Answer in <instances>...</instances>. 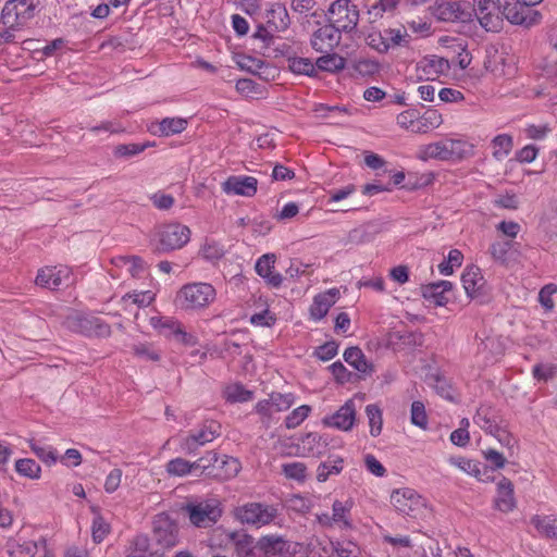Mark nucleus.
Listing matches in <instances>:
<instances>
[{"label": "nucleus", "instance_id": "1", "mask_svg": "<svg viewBox=\"0 0 557 557\" xmlns=\"http://www.w3.org/2000/svg\"><path fill=\"white\" fill-rule=\"evenodd\" d=\"M487 0L468 1L443 0L433 10L434 16L442 22L467 23L476 17L480 25L487 30Z\"/></svg>", "mask_w": 557, "mask_h": 557}, {"label": "nucleus", "instance_id": "2", "mask_svg": "<svg viewBox=\"0 0 557 557\" xmlns=\"http://www.w3.org/2000/svg\"><path fill=\"white\" fill-rule=\"evenodd\" d=\"M190 228L178 222L161 224L150 235V247L157 255L182 249L190 240Z\"/></svg>", "mask_w": 557, "mask_h": 557}, {"label": "nucleus", "instance_id": "3", "mask_svg": "<svg viewBox=\"0 0 557 557\" xmlns=\"http://www.w3.org/2000/svg\"><path fill=\"white\" fill-rule=\"evenodd\" d=\"M183 510L193 525L206 529L214 525L221 519L223 505L218 497L211 496L190 500L183 507Z\"/></svg>", "mask_w": 557, "mask_h": 557}, {"label": "nucleus", "instance_id": "4", "mask_svg": "<svg viewBox=\"0 0 557 557\" xmlns=\"http://www.w3.org/2000/svg\"><path fill=\"white\" fill-rule=\"evenodd\" d=\"M65 327L85 337H108L111 326L102 319L91 313L73 312L64 320Z\"/></svg>", "mask_w": 557, "mask_h": 557}, {"label": "nucleus", "instance_id": "5", "mask_svg": "<svg viewBox=\"0 0 557 557\" xmlns=\"http://www.w3.org/2000/svg\"><path fill=\"white\" fill-rule=\"evenodd\" d=\"M494 5L511 24L525 28L540 24L542 20L540 11L525 7L521 0H496Z\"/></svg>", "mask_w": 557, "mask_h": 557}, {"label": "nucleus", "instance_id": "6", "mask_svg": "<svg viewBox=\"0 0 557 557\" xmlns=\"http://www.w3.org/2000/svg\"><path fill=\"white\" fill-rule=\"evenodd\" d=\"M40 0H7L1 13V24H14L23 29L39 12Z\"/></svg>", "mask_w": 557, "mask_h": 557}, {"label": "nucleus", "instance_id": "7", "mask_svg": "<svg viewBox=\"0 0 557 557\" xmlns=\"http://www.w3.org/2000/svg\"><path fill=\"white\" fill-rule=\"evenodd\" d=\"M221 432L222 426L218 421L206 420L197 430H193L188 435L180 438V449L186 455H196L200 447L213 442L221 435Z\"/></svg>", "mask_w": 557, "mask_h": 557}, {"label": "nucleus", "instance_id": "8", "mask_svg": "<svg viewBox=\"0 0 557 557\" xmlns=\"http://www.w3.org/2000/svg\"><path fill=\"white\" fill-rule=\"evenodd\" d=\"M206 469L205 478L226 481L238 474L242 469L240 461L232 456L220 455L215 450H209L205 454Z\"/></svg>", "mask_w": 557, "mask_h": 557}, {"label": "nucleus", "instance_id": "9", "mask_svg": "<svg viewBox=\"0 0 557 557\" xmlns=\"http://www.w3.org/2000/svg\"><path fill=\"white\" fill-rule=\"evenodd\" d=\"M277 509L268 504L251 502L238 506L234 510V517L242 524L256 528L270 524L277 517Z\"/></svg>", "mask_w": 557, "mask_h": 557}, {"label": "nucleus", "instance_id": "10", "mask_svg": "<svg viewBox=\"0 0 557 557\" xmlns=\"http://www.w3.org/2000/svg\"><path fill=\"white\" fill-rule=\"evenodd\" d=\"M185 309L207 307L215 298V289L209 283H189L184 285L176 296Z\"/></svg>", "mask_w": 557, "mask_h": 557}, {"label": "nucleus", "instance_id": "11", "mask_svg": "<svg viewBox=\"0 0 557 557\" xmlns=\"http://www.w3.org/2000/svg\"><path fill=\"white\" fill-rule=\"evenodd\" d=\"M327 18L337 30L349 33L359 21V10L350 0H336L327 10Z\"/></svg>", "mask_w": 557, "mask_h": 557}, {"label": "nucleus", "instance_id": "12", "mask_svg": "<svg viewBox=\"0 0 557 557\" xmlns=\"http://www.w3.org/2000/svg\"><path fill=\"white\" fill-rule=\"evenodd\" d=\"M493 438L499 444V448L490 444V470L504 468L508 458L513 457L517 440L503 428H496L492 433Z\"/></svg>", "mask_w": 557, "mask_h": 557}, {"label": "nucleus", "instance_id": "13", "mask_svg": "<svg viewBox=\"0 0 557 557\" xmlns=\"http://www.w3.org/2000/svg\"><path fill=\"white\" fill-rule=\"evenodd\" d=\"M151 324L160 334L177 343L186 346H194L197 343V338L187 333L183 324L172 317H153L151 318Z\"/></svg>", "mask_w": 557, "mask_h": 557}, {"label": "nucleus", "instance_id": "14", "mask_svg": "<svg viewBox=\"0 0 557 557\" xmlns=\"http://www.w3.org/2000/svg\"><path fill=\"white\" fill-rule=\"evenodd\" d=\"M394 181L392 184L388 185H382V184H367L363 186L362 193L364 195H375L377 193L384 191V190H391V186L408 189V190H414L418 188H421L423 186H428L432 183L431 176H393Z\"/></svg>", "mask_w": 557, "mask_h": 557}, {"label": "nucleus", "instance_id": "15", "mask_svg": "<svg viewBox=\"0 0 557 557\" xmlns=\"http://www.w3.org/2000/svg\"><path fill=\"white\" fill-rule=\"evenodd\" d=\"M356 422V405L352 399L347 400L333 414L322 419L324 426L337 429L344 432L350 431Z\"/></svg>", "mask_w": 557, "mask_h": 557}, {"label": "nucleus", "instance_id": "16", "mask_svg": "<svg viewBox=\"0 0 557 557\" xmlns=\"http://www.w3.org/2000/svg\"><path fill=\"white\" fill-rule=\"evenodd\" d=\"M391 503L399 513L413 516L421 505L422 498L414 490L405 487L393 491Z\"/></svg>", "mask_w": 557, "mask_h": 557}, {"label": "nucleus", "instance_id": "17", "mask_svg": "<svg viewBox=\"0 0 557 557\" xmlns=\"http://www.w3.org/2000/svg\"><path fill=\"white\" fill-rule=\"evenodd\" d=\"M153 539L163 548H171L177 543V525L166 516H159L153 521Z\"/></svg>", "mask_w": 557, "mask_h": 557}, {"label": "nucleus", "instance_id": "18", "mask_svg": "<svg viewBox=\"0 0 557 557\" xmlns=\"http://www.w3.org/2000/svg\"><path fill=\"white\" fill-rule=\"evenodd\" d=\"M450 70L448 60L437 55H428L421 59L416 71L420 79H434L441 74H446Z\"/></svg>", "mask_w": 557, "mask_h": 557}, {"label": "nucleus", "instance_id": "19", "mask_svg": "<svg viewBox=\"0 0 557 557\" xmlns=\"http://www.w3.org/2000/svg\"><path fill=\"white\" fill-rule=\"evenodd\" d=\"M339 30L332 24L318 28L311 36V46L318 52L331 51L341 40Z\"/></svg>", "mask_w": 557, "mask_h": 557}, {"label": "nucleus", "instance_id": "20", "mask_svg": "<svg viewBox=\"0 0 557 557\" xmlns=\"http://www.w3.org/2000/svg\"><path fill=\"white\" fill-rule=\"evenodd\" d=\"M258 181L255 176H228L222 184V190L226 195L252 197L257 193Z\"/></svg>", "mask_w": 557, "mask_h": 557}, {"label": "nucleus", "instance_id": "21", "mask_svg": "<svg viewBox=\"0 0 557 557\" xmlns=\"http://www.w3.org/2000/svg\"><path fill=\"white\" fill-rule=\"evenodd\" d=\"M494 507L502 512H509L516 508L513 485L510 480L502 478L497 481Z\"/></svg>", "mask_w": 557, "mask_h": 557}, {"label": "nucleus", "instance_id": "22", "mask_svg": "<svg viewBox=\"0 0 557 557\" xmlns=\"http://www.w3.org/2000/svg\"><path fill=\"white\" fill-rule=\"evenodd\" d=\"M257 548L264 557H289V544L282 536H262L257 542Z\"/></svg>", "mask_w": 557, "mask_h": 557}, {"label": "nucleus", "instance_id": "23", "mask_svg": "<svg viewBox=\"0 0 557 557\" xmlns=\"http://www.w3.org/2000/svg\"><path fill=\"white\" fill-rule=\"evenodd\" d=\"M338 295L339 292L336 288H331L325 293L315 295L309 309L311 320H322L327 314L330 308L336 302Z\"/></svg>", "mask_w": 557, "mask_h": 557}, {"label": "nucleus", "instance_id": "24", "mask_svg": "<svg viewBox=\"0 0 557 557\" xmlns=\"http://www.w3.org/2000/svg\"><path fill=\"white\" fill-rule=\"evenodd\" d=\"M274 263L275 256L273 253H265L257 260L255 270L270 286L277 288L283 283V276L274 271Z\"/></svg>", "mask_w": 557, "mask_h": 557}, {"label": "nucleus", "instance_id": "25", "mask_svg": "<svg viewBox=\"0 0 557 557\" xmlns=\"http://www.w3.org/2000/svg\"><path fill=\"white\" fill-rule=\"evenodd\" d=\"M461 281L469 297L475 298L482 294L485 280L479 267L474 264L468 265L461 275Z\"/></svg>", "mask_w": 557, "mask_h": 557}, {"label": "nucleus", "instance_id": "26", "mask_svg": "<svg viewBox=\"0 0 557 557\" xmlns=\"http://www.w3.org/2000/svg\"><path fill=\"white\" fill-rule=\"evenodd\" d=\"M39 544L46 545V541L35 542L21 537H11L5 544V549L11 557H34Z\"/></svg>", "mask_w": 557, "mask_h": 557}, {"label": "nucleus", "instance_id": "27", "mask_svg": "<svg viewBox=\"0 0 557 557\" xmlns=\"http://www.w3.org/2000/svg\"><path fill=\"white\" fill-rule=\"evenodd\" d=\"M453 284L449 281L430 283L421 287L425 300L432 301L435 306H445L448 302L447 292L451 290Z\"/></svg>", "mask_w": 557, "mask_h": 557}, {"label": "nucleus", "instance_id": "28", "mask_svg": "<svg viewBox=\"0 0 557 557\" xmlns=\"http://www.w3.org/2000/svg\"><path fill=\"white\" fill-rule=\"evenodd\" d=\"M64 277H67L66 270L57 267H46L40 269L36 276V284L48 289H57L63 284Z\"/></svg>", "mask_w": 557, "mask_h": 557}, {"label": "nucleus", "instance_id": "29", "mask_svg": "<svg viewBox=\"0 0 557 557\" xmlns=\"http://www.w3.org/2000/svg\"><path fill=\"white\" fill-rule=\"evenodd\" d=\"M531 524L542 537L557 542L556 515H535L531 518Z\"/></svg>", "mask_w": 557, "mask_h": 557}, {"label": "nucleus", "instance_id": "30", "mask_svg": "<svg viewBox=\"0 0 557 557\" xmlns=\"http://www.w3.org/2000/svg\"><path fill=\"white\" fill-rule=\"evenodd\" d=\"M343 357H344V360L349 366L355 368L360 373H362V374L372 373L373 367L371 363L368 362L364 354L362 352V350L359 347H357V346L348 347L344 351Z\"/></svg>", "mask_w": 557, "mask_h": 557}, {"label": "nucleus", "instance_id": "31", "mask_svg": "<svg viewBox=\"0 0 557 557\" xmlns=\"http://www.w3.org/2000/svg\"><path fill=\"white\" fill-rule=\"evenodd\" d=\"M301 456H320L327 446V440L318 433H307L301 438Z\"/></svg>", "mask_w": 557, "mask_h": 557}, {"label": "nucleus", "instance_id": "32", "mask_svg": "<svg viewBox=\"0 0 557 557\" xmlns=\"http://www.w3.org/2000/svg\"><path fill=\"white\" fill-rule=\"evenodd\" d=\"M442 123V114L437 110L429 108L423 114L419 113L418 121L416 122V134H425L440 127Z\"/></svg>", "mask_w": 557, "mask_h": 557}, {"label": "nucleus", "instance_id": "33", "mask_svg": "<svg viewBox=\"0 0 557 557\" xmlns=\"http://www.w3.org/2000/svg\"><path fill=\"white\" fill-rule=\"evenodd\" d=\"M267 25L271 30L283 32L288 27V14L284 7L276 4L267 11Z\"/></svg>", "mask_w": 557, "mask_h": 557}, {"label": "nucleus", "instance_id": "34", "mask_svg": "<svg viewBox=\"0 0 557 557\" xmlns=\"http://www.w3.org/2000/svg\"><path fill=\"white\" fill-rule=\"evenodd\" d=\"M383 34L385 45H388V51L396 47H407L411 40V36L408 34L406 26L384 28Z\"/></svg>", "mask_w": 557, "mask_h": 557}, {"label": "nucleus", "instance_id": "35", "mask_svg": "<svg viewBox=\"0 0 557 557\" xmlns=\"http://www.w3.org/2000/svg\"><path fill=\"white\" fill-rule=\"evenodd\" d=\"M317 73L319 71L336 73L345 69L346 59L337 53L325 52L324 55L320 57L315 61Z\"/></svg>", "mask_w": 557, "mask_h": 557}, {"label": "nucleus", "instance_id": "36", "mask_svg": "<svg viewBox=\"0 0 557 557\" xmlns=\"http://www.w3.org/2000/svg\"><path fill=\"white\" fill-rule=\"evenodd\" d=\"M30 450L47 466H53L59 460L58 451L51 445H42L38 441L28 440Z\"/></svg>", "mask_w": 557, "mask_h": 557}, {"label": "nucleus", "instance_id": "37", "mask_svg": "<svg viewBox=\"0 0 557 557\" xmlns=\"http://www.w3.org/2000/svg\"><path fill=\"white\" fill-rule=\"evenodd\" d=\"M352 508V500L346 502L335 500L332 505V517L331 519L335 524L343 525L345 529L351 528V521L349 519L350 511Z\"/></svg>", "mask_w": 557, "mask_h": 557}, {"label": "nucleus", "instance_id": "38", "mask_svg": "<svg viewBox=\"0 0 557 557\" xmlns=\"http://www.w3.org/2000/svg\"><path fill=\"white\" fill-rule=\"evenodd\" d=\"M344 459L335 456L333 459L321 462L317 468V480L319 482H325L332 475H337L343 471Z\"/></svg>", "mask_w": 557, "mask_h": 557}, {"label": "nucleus", "instance_id": "39", "mask_svg": "<svg viewBox=\"0 0 557 557\" xmlns=\"http://www.w3.org/2000/svg\"><path fill=\"white\" fill-rule=\"evenodd\" d=\"M288 69L296 75H305L309 77L317 76V65L309 58L289 57L287 59Z\"/></svg>", "mask_w": 557, "mask_h": 557}, {"label": "nucleus", "instance_id": "40", "mask_svg": "<svg viewBox=\"0 0 557 557\" xmlns=\"http://www.w3.org/2000/svg\"><path fill=\"white\" fill-rule=\"evenodd\" d=\"M225 248L214 239L207 238L199 250V255L207 261L215 263L225 256Z\"/></svg>", "mask_w": 557, "mask_h": 557}, {"label": "nucleus", "instance_id": "41", "mask_svg": "<svg viewBox=\"0 0 557 557\" xmlns=\"http://www.w3.org/2000/svg\"><path fill=\"white\" fill-rule=\"evenodd\" d=\"M450 162L460 161L473 151V145L465 139L446 138Z\"/></svg>", "mask_w": 557, "mask_h": 557}, {"label": "nucleus", "instance_id": "42", "mask_svg": "<svg viewBox=\"0 0 557 557\" xmlns=\"http://www.w3.org/2000/svg\"><path fill=\"white\" fill-rule=\"evenodd\" d=\"M253 393L247 389L242 383H235L226 386L224 398L227 403H246L252 399Z\"/></svg>", "mask_w": 557, "mask_h": 557}, {"label": "nucleus", "instance_id": "43", "mask_svg": "<svg viewBox=\"0 0 557 557\" xmlns=\"http://www.w3.org/2000/svg\"><path fill=\"white\" fill-rule=\"evenodd\" d=\"M150 146L152 144L149 141L122 144L114 147L113 154L119 159L128 160Z\"/></svg>", "mask_w": 557, "mask_h": 557}, {"label": "nucleus", "instance_id": "44", "mask_svg": "<svg viewBox=\"0 0 557 557\" xmlns=\"http://www.w3.org/2000/svg\"><path fill=\"white\" fill-rule=\"evenodd\" d=\"M15 471L24 478L38 480L41 475L40 466L32 458H21L15 461Z\"/></svg>", "mask_w": 557, "mask_h": 557}, {"label": "nucleus", "instance_id": "45", "mask_svg": "<svg viewBox=\"0 0 557 557\" xmlns=\"http://www.w3.org/2000/svg\"><path fill=\"white\" fill-rule=\"evenodd\" d=\"M450 463L460 468L466 473L473 475L479 481H483L482 475L486 470V466H483L482 471L480 462L463 457L451 458Z\"/></svg>", "mask_w": 557, "mask_h": 557}, {"label": "nucleus", "instance_id": "46", "mask_svg": "<svg viewBox=\"0 0 557 557\" xmlns=\"http://www.w3.org/2000/svg\"><path fill=\"white\" fill-rule=\"evenodd\" d=\"M493 157L497 160H502L508 156L513 147L512 137L507 134L496 136L492 143Z\"/></svg>", "mask_w": 557, "mask_h": 557}, {"label": "nucleus", "instance_id": "47", "mask_svg": "<svg viewBox=\"0 0 557 557\" xmlns=\"http://www.w3.org/2000/svg\"><path fill=\"white\" fill-rule=\"evenodd\" d=\"M187 127V121L182 117H164L159 123V133L163 136L180 134Z\"/></svg>", "mask_w": 557, "mask_h": 557}, {"label": "nucleus", "instance_id": "48", "mask_svg": "<svg viewBox=\"0 0 557 557\" xmlns=\"http://www.w3.org/2000/svg\"><path fill=\"white\" fill-rule=\"evenodd\" d=\"M366 413L369 419V425H370V434L373 437H376L382 432L383 426V417H382V410L380 407L375 404H370L366 407Z\"/></svg>", "mask_w": 557, "mask_h": 557}, {"label": "nucleus", "instance_id": "49", "mask_svg": "<svg viewBox=\"0 0 557 557\" xmlns=\"http://www.w3.org/2000/svg\"><path fill=\"white\" fill-rule=\"evenodd\" d=\"M282 473L289 480L304 482L307 478V467L304 462L300 461L283 463Z\"/></svg>", "mask_w": 557, "mask_h": 557}, {"label": "nucleus", "instance_id": "50", "mask_svg": "<svg viewBox=\"0 0 557 557\" xmlns=\"http://www.w3.org/2000/svg\"><path fill=\"white\" fill-rule=\"evenodd\" d=\"M446 138L433 144H430L425 147L424 154L426 158L442 160V161H450L448 146Z\"/></svg>", "mask_w": 557, "mask_h": 557}, {"label": "nucleus", "instance_id": "51", "mask_svg": "<svg viewBox=\"0 0 557 557\" xmlns=\"http://www.w3.org/2000/svg\"><path fill=\"white\" fill-rule=\"evenodd\" d=\"M133 352L136 357L148 360V361H159L161 359L160 351L149 343H138L133 345Z\"/></svg>", "mask_w": 557, "mask_h": 557}, {"label": "nucleus", "instance_id": "52", "mask_svg": "<svg viewBox=\"0 0 557 557\" xmlns=\"http://www.w3.org/2000/svg\"><path fill=\"white\" fill-rule=\"evenodd\" d=\"M354 69L359 75L371 77L381 71V64L374 59H360L355 62Z\"/></svg>", "mask_w": 557, "mask_h": 557}, {"label": "nucleus", "instance_id": "53", "mask_svg": "<svg viewBox=\"0 0 557 557\" xmlns=\"http://www.w3.org/2000/svg\"><path fill=\"white\" fill-rule=\"evenodd\" d=\"M110 532V524L97 512L92 519L91 535L95 543H101Z\"/></svg>", "mask_w": 557, "mask_h": 557}, {"label": "nucleus", "instance_id": "54", "mask_svg": "<svg viewBox=\"0 0 557 557\" xmlns=\"http://www.w3.org/2000/svg\"><path fill=\"white\" fill-rule=\"evenodd\" d=\"M410 421L413 425L423 430L428 428V416L422 401L416 400L411 404Z\"/></svg>", "mask_w": 557, "mask_h": 557}, {"label": "nucleus", "instance_id": "55", "mask_svg": "<svg viewBox=\"0 0 557 557\" xmlns=\"http://www.w3.org/2000/svg\"><path fill=\"white\" fill-rule=\"evenodd\" d=\"M165 470L171 476H185L190 474L189 461L181 457L171 459L166 463Z\"/></svg>", "mask_w": 557, "mask_h": 557}, {"label": "nucleus", "instance_id": "56", "mask_svg": "<svg viewBox=\"0 0 557 557\" xmlns=\"http://www.w3.org/2000/svg\"><path fill=\"white\" fill-rule=\"evenodd\" d=\"M311 411V407L308 405H301L294 409L288 416L285 418V426L287 429H295L309 416Z\"/></svg>", "mask_w": 557, "mask_h": 557}, {"label": "nucleus", "instance_id": "57", "mask_svg": "<svg viewBox=\"0 0 557 557\" xmlns=\"http://www.w3.org/2000/svg\"><path fill=\"white\" fill-rule=\"evenodd\" d=\"M557 373V366L554 363H536L532 368V375L537 381L547 382Z\"/></svg>", "mask_w": 557, "mask_h": 557}, {"label": "nucleus", "instance_id": "58", "mask_svg": "<svg viewBox=\"0 0 557 557\" xmlns=\"http://www.w3.org/2000/svg\"><path fill=\"white\" fill-rule=\"evenodd\" d=\"M270 400L275 411L288 410L295 403V396L292 393H272L270 394Z\"/></svg>", "mask_w": 557, "mask_h": 557}, {"label": "nucleus", "instance_id": "59", "mask_svg": "<svg viewBox=\"0 0 557 557\" xmlns=\"http://www.w3.org/2000/svg\"><path fill=\"white\" fill-rule=\"evenodd\" d=\"M419 117V111L417 109H408L397 115V124L407 131L416 133V122Z\"/></svg>", "mask_w": 557, "mask_h": 557}, {"label": "nucleus", "instance_id": "60", "mask_svg": "<svg viewBox=\"0 0 557 557\" xmlns=\"http://www.w3.org/2000/svg\"><path fill=\"white\" fill-rule=\"evenodd\" d=\"M557 293V285L548 283L544 285L539 293V301L547 311H552L555 307L553 296Z\"/></svg>", "mask_w": 557, "mask_h": 557}, {"label": "nucleus", "instance_id": "61", "mask_svg": "<svg viewBox=\"0 0 557 557\" xmlns=\"http://www.w3.org/2000/svg\"><path fill=\"white\" fill-rule=\"evenodd\" d=\"M367 45L379 53H387L388 45H385L383 30H373L366 37Z\"/></svg>", "mask_w": 557, "mask_h": 557}, {"label": "nucleus", "instance_id": "62", "mask_svg": "<svg viewBox=\"0 0 557 557\" xmlns=\"http://www.w3.org/2000/svg\"><path fill=\"white\" fill-rule=\"evenodd\" d=\"M363 163L368 169L372 171H386L385 166L387 162L383 157L375 152L369 150L363 151Z\"/></svg>", "mask_w": 557, "mask_h": 557}, {"label": "nucleus", "instance_id": "63", "mask_svg": "<svg viewBox=\"0 0 557 557\" xmlns=\"http://www.w3.org/2000/svg\"><path fill=\"white\" fill-rule=\"evenodd\" d=\"M337 352L338 344L335 341H330L319 346L314 351V356L322 361H329L333 359Z\"/></svg>", "mask_w": 557, "mask_h": 557}, {"label": "nucleus", "instance_id": "64", "mask_svg": "<svg viewBox=\"0 0 557 557\" xmlns=\"http://www.w3.org/2000/svg\"><path fill=\"white\" fill-rule=\"evenodd\" d=\"M22 30L20 27L14 24H1L0 23V47L15 44L16 42V33Z\"/></svg>", "mask_w": 557, "mask_h": 557}]
</instances>
